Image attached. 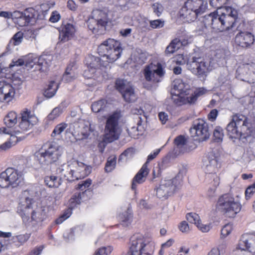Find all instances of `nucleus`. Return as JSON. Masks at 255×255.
Masks as SVG:
<instances>
[{
  "mask_svg": "<svg viewBox=\"0 0 255 255\" xmlns=\"http://www.w3.org/2000/svg\"><path fill=\"white\" fill-rule=\"evenodd\" d=\"M215 176V177L213 178V185L214 186L213 189H210L208 190V194L209 196H212L215 193L216 189L218 186H219L220 183V178L219 176H217L216 174H213Z\"/></svg>",
  "mask_w": 255,
  "mask_h": 255,
  "instance_id": "obj_46",
  "label": "nucleus"
},
{
  "mask_svg": "<svg viewBox=\"0 0 255 255\" xmlns=\"http://www.w3.org/2000/svg\"><path fill=\"white\" fill-rule=\"evenodd\" d=\"M94 15L87 21V26L93 34L102 35L106 31L107 26L110 24L112 20L109 17L108 11L97 9L94 11Z\"/></svg>",
  "mask_w": 255,
  "mask_h": 255,
  "instance_id": "obj_7",
  "label": "nucleus"
},
{
  "mask_svg": "<svg viewBox=\"0 0 255 255\" xmlns=\"http://www.w3.org/2000/svg\"><path fill=\"white\" fill-rule=\"evenodd\" d=\"M218 115V111L217 109L212 110L207 116L208 119L211 122H214Z\"/></svg>",
  "mask_w": 255,
  "mask_h": 255,
  "instance_id": "obj_61",
  "label": "nucleus"
},
{
  "mask_svg": "<svg viewBox=\"0 0 255 255\" xmlns=\"http://www.w3.org/2000/svg\"><path fill=\"white\" fill-rule=\"evenodd\" d=\"M128 250L135 255H153L154 246L141 235L135 234L130 238Z\"/></svg>",
  "mask_w": 255,
  "mask_h": 255,
  "instance_id": "obj_8",
  "label": "nucleus"
},
{
  "mask_svg": "<svg viewBox=\"0 0 255 255\" xmlns=\"http://www.w3.org/2000/svg\"><path fill=\"white\" fill-rule=\"evenodd\" d=\"M17 114L14 111L8 112L3 119V123L8 128L13 127L17 123Z\"/></svg>",
  "mask_w": 255,
  "mask_h": 255,
  "instance_id": "obj_30",
  "label": "nucleus"
},
{
  "mask_svg": "<svg viewBox=\"0 0 255 255\" xmlns=\"http://www.w3.org/2000/svg\"><path fill=\"white\" fill-rule=\"evenodd\" d=\"M72 209H71L70 208H69V209L65 210L63 214L61 216H60L58 218L56 219V224H60L68 218L72 214Z\"/></svg>",
  "mask_w": 255,
  "mask_h": 255,
  "instance_id": "obj_47",
  "label": "nucleus"
},
{
  "mask_svg": "<svg viewBox=\"0 0 255 255\" xmlns=\"http://www.w3.org/2000/svg\"><path fill=\"white\" fill-rule=\"evenodd\" d=\"M60 18V13L57 11L55 10L52 12L49 20L52 23H55L58 22Z\"/></svg>",
  "mask_w": 255,
  "mask_h": 255,
  "instance_id": "obj_58",
  "label": "nucleus"
},
{
  "mask_svg": "<svg viewBox=\"0 0 255 255\" xmlns=\"http://www.w3.org/2000/svg\"><path fill=\"white\" fill-rule=\"evenodd\" d=\"M8 79L0 75V102L8 103L13 99L15 95V90L7 81Z\"/></svg>",
  "mask_w": 255,
  "mask_h": 255,
  "instance_id": "obj_17",
  "label": "nucleus"
},
{
  "mask_svg": "<svg viewBox=\"0 0 255 255\" xmlns=\"http://www.w3.org/2000/svg\"><path fill=\"white\" fill-rule=\"evenodd\" d=\"M47 215L45 210L42 207H37L33 210L31 213V219L32 221L36 223H41L46 218Z\"/></svg>",
  "mask_w": 255,
  "mask_h": 255,
  "instance_id": "obj_27",
  "label": "nucleus"
},
{
  "mask_svg": "<svg viewBox=\"0 0 255 255\" xmlns=\"http://www.w3.org/2000/svg\"><path fill=\"white\" fill-rule=\"evenodd\" d=\"M37 14V11L32 7L27 8L23 11L24 17L27 21V24L35 22L36 19H37L36 17Z\"/></svg>",
  "mask_w": 255,
  "mask_h": 255,
  "instance_id": "obj_35",
  "label": "nucleus"
},
{
  "mask_svg": "<svg viewBox=\"0 0 255 255\" xmlns=\"http://www.w3.org/2000/svg\"><path fill=\"white\" fill-rule=\"evenodd\" d=\"M44 182L49 188H58L61 184V180L60 177L52 175L46 176Z\"/></svg>",
  "mask_w": 255,
  "mask_h": 255,
  "instance_id": "obj_33",
  "label": "nucleus"
},
{
  "mask_svg": "<svg viewBox=\"0 0 255 255\" xmlns=\"http://www.w3.org/2000/svg\"><path fill=\"white\" fill-rule=\"evenodd\" d=\"M62 154L61 147L54 142H47L34 154L35 160L41 167L56 163Z\"/></svg>",
  "mask_w": 255,
  "mask_h": 255,
  "instance_id": "obj_3",
  "label": "nucleus"
},
{
  "mask_svg": "<svg viewBox=\"0 0 255 255\" xmlns=\"http://www.w3.org/2000/svg\"><path fill=\"white\" fill-rule=\"evenodd\" d=\"M207 92V90L204 87L197 88L194 91L189 88L182 96L173 98V101L178 106L186 104H194L199 97L205 95Z\"/></svg>",
  "mask_w": 255,
  "mask_h": 255,
  "instance_id": "obj_12",
  "label": "nucleus"
},
{
  "mask_svg": "<svg viewBox=\"0 0 255 255\" xmlns=\"http://www.w3.org/2000/svg\"><path fill=\"white\" fill-rule=\"evenodd\" d=\"M117 157L116 156H111L108 157L106 162L105 170L106 172H110L113 170L116 165Z\"/></svg>",
  "mask_w": 255,
  "mask_h": 255,
  "instance_id": "obj_39",
  "label": "nucleus"
},
{
  "mask_svg": "<svg viewBox=\"0 0 255 255\" xmlns=\"http://www.w3.org/2000/svg\"><path fill=\"white\" fill-rule=\"evenodd\" d=\"M23 35L27 39H35L37 35V31L34 29H28L24 31Z\"/></svg>",
  "mask_w": 255,
  "mask_h": 255,
  "instance_id": "obj_54",
  "label": "nucleus"
},
{
  "mask_svg": "<svg viewBox=\"0 0 255 255\" xmlns=\"http://www.w3.org/2000/svg\"><path fill=\"white\" fill-rule=\"evenodd\" d=\"M88 190L83 192L75 193L69 201V206L71 209H73L78 205L80 204L83 201L87 200L88 199L87 196Z\"/></svg>",
  "mask_w": 255,
  "mask_h": 255,
  "instance_id": "obj_25",
  "label": "nucleus"
},
{
  "mask_svg": "<svg viewBox=\"0 0 255 255\" xmlns=\"http://www.w3.org/2000/svg\"><path fill=\"white\" fill-rule=\"evenodd\" d=\"M38 119L31 111L27 108L23 109L20 113L18 129L15 133L23 132L31 129L37 124Z\"/></svg>",
  "mask_w": 255,
  "mask_h": 255,
  "instance_id": "obj_15",
  "label": "nucleus"
},
{
  "mask_svg": "<svg viewBox=\"0 0 255 255\" xmlns=\"http://www.w3.org/2000/svg\"><path fill=\"white\" fill-rule=\"evenodd\" d=\"M186 218L190 223L196 225L201 221L199 216L195 213H187Z\"/></svg>",
  "mask_w": 255,
  "mask_h": 255,
  "instance_id": "obj_44",
  "label": "nucleus"
},
{
  "mask_svg": "<svg viewBox=\"0 0 255 255\" xmlns=\"http://www.w3.org/2000/svg\"><path fill=\"white\" fill-rule=\"evenodd\" d=\"M115 88L122 93L127 88L124 80L120 79H117L115 82Z\"/></svg>",
  "mask_w": 255,
  "mask_h": 255,
  "instance_id": "obj_51",
  "label": "nucleus"
},
{
  "mask_svg": "<svg viewBox=\"0 0 255 255\" xmlns=\"http://www.w3.org/2000/svg\"><path fill=\"white\" fill-rule=\"evenodd\" d=\"M227 0H210V3L213 7L219 9L221 8L222 5L225 3Z\"/></svg>",
  "mask_w": 255,
  "mask_h": 255,
  "instance_id": "obj_56",
  "label": "nucleus"
},
{
  "mask_svg": "<svg viewBox=\"0 0 255 255\" xmlns=\"http://www.w3.org/2000/svg\"><path fill=\"white\" fill-rule=\"evenodd\" d=\"M149 172V170L148 167H146V164H143L133 178L131 188L135 190L136 188V184H141L144 182L145 178L148 175Z\"/></svg>",
  "mask_w": 255,
  "mask_h": 255,
  "instance_id": "obj_24",
  "label": "nucleus"
},
{
  "mask_svg": "<svg viewBox=\"0 0 255 255\" xmlns=\"http://www.w3.org/2000/svg\"><path fill=\"white\" fill-rule=\"evenodd\" d=\"M30 237V234H25L16 236L15 238L14 242L17 246H21L26 242Z\"/></svg>",
  "mask_w": 255,
  "mask_h": 255,
  "instance_id": "obj_43",
  "label": "nucleus"
},
{
  "mask_svg": "<svg viewBox=\"0 0 255 255\" xmlns=\"http://www.w3.org/2000/svg\"><path fill=\"white\" fill-rule=\"evenodd\" d=\"M187 69L198 77L206 75L208 72V64L201 57H193L187 62Z\"/></svg>",
  "mask_w": 255,
  "mask_h": 255,
  "instance_id": "obj_16",
  "label": "nucleus"
},
{
  "mask_svg": "<svg viewBox=\"0 0 255 255\" xmlns=\"http://www.w3.org/2000/svg\"><path fill=\"white\" fill-rule=\"evenodd\" d=\"M203 22L205 27L210 26L213 29L218 31V11L205 15Z\"/></svg>",
  "mask_w": 255,
  "mask_h": 255,
  "instance_id": "obj_26",
  "label": "nucleus"
},
{
  "mask_svg": "<svg viewBox=\"0 0 255 255\" xmlns=\"http://www.w3.org/2000/svg\"><path fill=\"white\" fill-rule=\"evenodd\" d=\"M191 136L195 140L203 141L208 139L210 135L208 124L203 119L194 120L190 128Z\"/></svg>",
  "mask_w": 255,
  "mask_h": 255,
  "instance_id": "obj_13",
  "label": "nucleus"
},
{
  "mask_svg": "<svg viewBox=\"0 0 255 255\" xmlns=\"http://www.w3.org/2000/svg\"><path fill=\"white\" fill-rule=\"evenodd\" d=\"M32 200L29 197L25 198L23 202L19 203L17 207V213L23 220L28 219L30 210L32 208Z\"/></svg>",
  "mask_w": 255,
  "mask_h": 255,
  "instance_id": "obj_23",
  "label": "nucleus"
},
{
  "mask_svg": "<svg viewBox=\"0 0 255 255\" xmlns=\"http://www.w3.org/2000/svg\"><path fill=\"white\" fill-rule=\"evenodd\" d=\"M205 172L209 174H215L221 166L219 157L214 151L209 152L205 159Z\"/></svg>",
  "mask_w": 255,
  "mask_h": 255,
  "instance_id": "obj_18",
  "label": "nucleus"
},
{
  "mask_svg": "<svg viewBox=\"0 0 255 255\" xmlns=\"http://www.w3.org/2000/svg\"><path fill=\"white\" fill-rule=\"evenodd\" d=\"M252 238L248 234L243 235L239 242L237 250H240L241 252L248 250L250 248Z\"/></svg>",
  "mask_w": 255,
  "mask_h": 255,
  "instance_id": "obj_31",
  "label": "nucleus"
},
{
  "mask_svg": "<svg viewBox=\"0 0 255 255\" xmlns=\"http://www.w3.org/2000/svg\"><path fill=\"white\" fill-rule=\"evenodd\" d=\"M24 36L23 33L21 31L16 32L13 36L12 39L13 40V44L14 45L19 44L22 41V38Z\"/></svg>",
  "mask_w": 255,
  "mask_h": 255,
  "instance_id": "obj_55",
  "label": "nucleus"
},
{
  "mask_svg": "<svg viewBox=\"0 0 255 255\" xmlns=\"http://www.w3.org/2000/svg\"><path fill=\"white\" fill-rule=\"evenodd\" d=\"M224 136V129L220 126L215 128L213 131V140L217 142H222Z\"/></svg>",
  "mask_w": 255,
  "mask_h": 255,
  "instance_id": "obj_40",
  "label": "nucleus"
},
{
  "mask_svg": "<svg viewBox=\"0 0 255 255\" xmlns=\"http://www.w3.org/2000/svg\"><path fill=\"white\" fill-rule=\"evenodd\" d=\"M121 117V112L116 111L106 118L105 137L109 142H112L119 138L121 132L119 121Z\"/></svg>",
  "mask_w": 255,
  "mask_h": 255,
  "instance_id": "obj_9",
  "label": "nucleus"
},
{
  "mask_svg": "<svg viewBox=\"0 0 255 255\" xmlns=\"http://www.w3.org/2000/svg\"><path fill=\"white\" fill-rule=\"evenodd\" d=\"M59 172L70 181L83 179L91 173V168L77 160H71L64 163L58 168Z\"/></svg>",
  "mask_w": 255,
  "mask_h": 255,
  "instance_id": "obj_4",
  "label": "nucleus"
},
{
  "mask_svg": "<svg viewBox=\"0 0 255 255\" xmlns=\"http://www.w3.org/2000/svg\"><path fill=\"white\" fill-rule=\"evenodd\" d=\"M149 23L151 29L160 28L164 25V21L161 19L149 20Z\"/></svg>",
  "mask_w": 255,
  "mask_h": 255,
  "instance_id": "obj_45",
  "label": "nucleus"
},
{
  "mask_svg": "<svg viewBox=\"0 0 255 255\" xmlns=\"http://www.w3.org/2000/svg\"><path fill=\"white\" fill-rule=\"evenodd\" d=\"M160 151V149H157L155 151H154L153 153H151L149 155H148V156L147 157V160L145 162V163L144 164H146V167H148V164L149 162L151 160H152V159L155 158L156 157V156L159 154Z\"/></svg>",
  "mask_w": 255,
  "mask_h": 255,
  "instance_id": "obj_63",
  "label": "nucleus"
},
{
  "mask_svg": "<svg viewBox=\"0 0 255 255\" xmlns=\"http://www.w3.org/2000/svg\"><path fill=\"white\" fill-rule=\"evenodd\" d=\"M255 192V183L249 186L246 190L245 196L247 200L250 199Z\"/></svg>",
  "mask_w": 255,
  "mask_h": 255,
  "instance_id": "obj_52",
  "label": "nucleus"
},
{
  "mask_svg": "<svg viewBox=\"0 0 255 255\" xmlns=\"http://www.w3.org/2000/svg\"><path fill=\"white\" fill-rule=\"evenodd\" d=\"M58 30L59 40L61 42H65L72 39L74 37L76 32L74 25L69 23L62 25Z\"/></svg>",
  "mask_w": 255,
  "mask_h": 255,
  "instance_id": "obj_22",
  "label": "nucleus"
},
{
  "mask_svg": "<svg viewBox=\"0 0 255 255\" xmlns=\"http://www.w3.org/2000/svg\"><path fill=\"white\" fill-rule=\"evenodd\" d=\"M131 113L134 115H135V117H137L139 116H142L143 119L145 118V116L144 115V111L140 108H133L131 109Z\"/></svg>",
  "mask_w": 255,
  "mask_h": 255,
  "instance_id": "obj_64",
  "label": "nucleus"
},
{
  "mask_svg": "<svg viewBox=\"0 0 255 255\" xmlns=\"http://www.w3.org/2000/svg\"><path fill=\"white\" fill-rule=\"evenodd\" d=\"M67 127V124L62 123L57 125L54 128L51 133V136L55 137L56 136L60 135V134L66 129Z\"/></svg>",
  "mask_w": 255,
  "mask_h": 255,
  "instance_id": "obj_42",
  "label": "nucleus"
},
{
  "mask_svg": "<svg viewBox=\"0 0 255 255\" xmlns=\"http://www.w3.org/2000/svg\"><path fill=\"white\" fill-rule=\"evenodd\" d=\"M196 226L201 231L204 233L209 232L211 229L210 224L204 225L202 224L201 221L196 225Z\"/></svg>",
  "mask_w": 255,
  "mask_h": 255,
  "instance_id": "obj_62",
  "label": "nucleus"
},
{
  "mask_svg": "<svg viewBox=\"0 0 255 255\" xmlns=\"http://www.w3.org/2000/svg\"><path fill=\"white\" fill-rule=\"evenodd\" d=\"M113 250L112 246H108L107 247H103L99 249L96 252L95 255H109L111 253Z\"/></svg>",
  "mask_w": 255,
  "mask_h": 255,
  "instance_id": "obj_49",
  "label": "nucleus"
},
{
  "mask_svg": "<svg viewBox=\"0 0 255 255\" xmlns=\"http://www.w3.org/2000/svg\"><path fill=\"white\" fill-rule=\"evenodd\" d=\"M180 43L179 38H175L173 39L165 49V53L166 55L173 54L180 48Z\"/></svg>",
  "mask_w": 255,
  "mask_h": 255,
  "instance_id": "obj_36",
  "label": "nucleus"
},
{
  "mask_svg": "<svg viewBox=\"0 0 255 255\" xmlns=\"http://www.w3.org/2000/svg\"><path fill=\"white\" fill-rule=\"evenodd\" d=\"M58 88V86L55 81H50L44 91V96L49 98L52 97L56 94Z\"/></svg>",
  "mask_w": 255,
  "mask_h": 255,
  "instance_id": "obj_38",
  "label": "nucleus"
},
{
  "mask_svg": "<svg viewBox=\"0 0 255 255\" xmlns=\"http://www.w3.org/2000/svg\"><path fill=\"white\" fill-rule=\"evenodd\" d=\"M165 73L164 69L160 62L149 63L144 67L142 71L145 80L154 83L160 82Z\"/></svg>",
  "mask_w": 255,
  "mask_h": 255,
  "instance_id": "obj_14",
  "label": "nucleus"
},
{
  "mask_svg": "<svg viewBox=\"0 0 255 255\" xmlns=\"http://www.w3.org/2000/svg\"><path fill=\"white\" fill-rule=\"evenodd\" d=\"M99 55L105 60L94 56H90L85 59V64L87 69L83 73L86 79H98L102 73L105 71L110 63H113L121 56L123 49L120 41L112 38H109L103 41L98 46L97 49Z\"/></svg>",
  "mask_w": 255,
  "mask_h": 255,
  "instance_id": "obj_1",
  "label": "nucleus"
},
{
  "mask_svg": "<svg viewBox=\"0 0 255 255\" xmlns=\"http://www.w3.org/2000/svg\"><path fill=\"white\" fill-rule=\"evenodd\" d=\"M179 230L182 233H187L189 231L188 224L185 221H182L178 225Z\"/></svg>",
  "mask_w": 255,
  "mask_h": 255,
  "instance_id": "obj_60",
  "label": "nucleus"
},
{
  "mask_svg": "<svg viewBox=\"0 0 255 255\" xmlns=\"http://www.w3.org/2000/svg\"><path fill=\"white\" fill-rule=\"evenodd\" d=\"M233 230L232 225L230 224H226L221 231V235L222 237L225 238L229 235Z\"/></svg>",
  "mask_w": 255,
  "mask_h": 255,
  "instance_id": "obj_50",
  "label": "nucleus"
},
{
  "mask_svg": "<svg viewBox=\"0 0 255 255\" xmlns=\"http://www.w3.org/2000/svg\"><path fill=\"white\" fill-rule=\"evenodd\" d=\"M24 178L22 172L13 167H8L0 173V187L14 189L24 184Z\"/></svg>",
  "mask_w": 255,
  "mask_h": 255,
  "instance_id": "obj_6",
  "label": "nucleus"
},
{
  "mask_svg": "<svg viewBox=\"0 0 255 255\" xmlns=\"http://www.w3.org/2000/svg\"><path fill=\"white\" fill-rule=\"evenodd\" d=\"M92 183V181L91 179L88 178L86 180L82 181L79 183L76 187V189L77 190H80L81 191H85L88 190V193H90L91 191L88 189V188L91 185Z\"/></svg>",
  "mask_w": 255,
  "mask_h": 255,
  "instance_id": "obj_41",
  "label": "nucleus"
},
{
  "mask_svg": "<svg viewBox=\"0 0 255 255\" xmlns=\"http://www.w3.org/2000/svg\"><path fill=\"white\" fill-rule=\"evenodd\" d=\"M173 87L174 89L178 92L177 96H182L190 88L189 85L183 82L181 79H176L173 81Z\"/></svg>",
  "mask_w": 255,
  "mask_h": 255,
  "instance_id": "obj_29",
  "label": "nucleus"
},
{
  "mask_svg": "<svg viewBox=\"0 0 255 255\" xmlns=\"http://www.w3.org/2000/svg\"><path fill=\"white\" fill-rule=\"evenodd\" d=\"M73 128L72 134L77 140L86 139L91 132L90 125L86 124L83 121L75 122Z\"/></svg>",
  "mask_w": 255,
  "mask_h": 255,
  "instance_id": "obj_19",
  "label": "nucleus"
},
{
  "mask_svg": "<svg viewBox=\"0 0 255 255\" xmlns=\"http://www.w3.org/2000/svg\"><path fill=\"white\" fill-rule=\"evenodd\" d=\"M173 62L178 65H183L186 62L183 54H178L173 59Z\"/></svg>",
  "mask_w": 255,
  "mask_h": 255,
  "instance_id": "obj_53",
  "label": "nucleus"
},
{
  "mask_svg": "<svg viewBox=\"0 0 255 255\" xmlns=\"http://www.w3.org/2000/svg\"><path fill=\"white\" fill-rule=\"evenodd\" d=\"M176 180L175 179L167 180L160 184L156 189L157 197L160 199H167L170 194L176 189V186L173 184Z\"/></svg>",
  "mask_w": 255,
  "mask_h": 255,
  "instance_id": "obj_20",
  "label": "nucleus"
},
{
  "mask_svg": "<svg viewBox=\"0 0 255 255\" xmlns=\"http://www.w3.org/2000/svg\"><path fill=\"white\" fill-rule=\"evenodd\" d=\"M55 4L52 1H47L44 2L40 5V8L37 11V18L39 19H44L47 14L49 10L52 8Z\"/></svg>",
  "mask_w": 255,
  "mask_h": 255,
  "instance_id": "obj_28",
  "label": "nucleus"
},
{
  "mask_svg": "<svg viewBox=\"0 0 255 255\" xmlns=\"http://www.w3.org/2000/svg\"><path fill=\"white\" fill-rule=\"evenodd\" d=\"M231 117V121L226 127L230 138L247 140L254 136L255 133L254 120L239 113L235 114Z\"/></svg>",
  "mask_w": 255,
  "mask_h": 255,
  "instance_id": "obj_2",
  "label": "nucleus"
},
{
  "mask_svg": "<svg viewBox=\"0 0 255 255\" xmlns=\"http://www.w3.org/2000/svg\"><path fill=\"white\" fill-rule=\"evenodd\" d=\"M222 11L219 13L218 11V31L228 30L235 25L238 17L236 9L231 6H225Z\"/></svg>",
  "mask_w": 255,
  "mask_h": 255,
  "instance_id": "obj_11",
  "label": "nucleus"
},
{
  "mask_svg": "<svg viewBox=\"0 0 255 255\" xmlns=\"http://www.w3.org/2000/svg\"><path fill=\"white\" fill-rule=\"evenodd\" d=\"M131 217V214L128 212H125L119 215V218L123 224L127 222H128L130 218Z\"/></svg>",
  "mask_w": 255,
  "mask_h": 255,
  "instance_id": "obj_59",
  "label": "nucleus"
},
{
  "mask_svg": "<svg viewBox=\"0 0 255 255\" xmlns=\"http://www.w3.org/2000/svg\"><path fill=\"white\" fill-rule=\"evenodd\" d=\"M107 104V100L104 99L95 102L91 105L92 111L96 113L104 111L106 108Z\"/></svg>",
  "mask_w": 255,
  "mask_h": 255,
  "instance_id": "obj_37",
  "label": "nucleus"
},
{
  "mask_svg": "<svg viewBox=\"0 0 255 255\" xmlns=\"http://www.w3.org/2000/svg\"><path fill=\"white\" fill-rule=\"evenodd\" d=\"M254 41V35L250 32L240 31L235 37L236 45L243 48L250 47Z\"/></svg>",
  "mask_w": 255,
  "mask_h": 255,
  "instance_id": "obj_21",
  "label": "nucleus"
},
{
  "mask_svg": "<svg viewBox=\"0 0 255 255\" xmlns=\"http://www.w3.org/2000/svg\"><path fill=\"white\" fill-rule=\"evenodd\" d=\"M217 206L227 217L234 218L241 209V205L235 201L233 197L229 194H225L218 199Z\"/></svg>",
  "mask_w": 255,
  "mask_h": 255,
  "instance_id": "obj_10",
  "label": "nucleus"
},
{
  "mask_svg": "<svg viewBox=\"0 0 255 255\" xmlns=\"http://www.w3.org/2000/svg\"><path fill=\"white\" fill-rule=\"evenodd\" d=\"M121 94L125 101L128 103L134 102L137 98L134 89L130 86L127 87Z\"/></svg>",
  "mask_w": 255,
  "mask_h": 255,
  "instance_id": "obj_34",
  "label": "nucleus"
},
{
  "mask_svg": "<svg viewBox=\"0 0 255 255\" xmlns=\"http://www.w3.org/2000/svg\"><path fill=\"white\" fill-rule=\"evenodd\" d=\"M174 142L177 146H183L186 144V139L183 135H180L174 139Z\"/></svg>",
  "mask_w": 255,
  "mask_h": 255,
  "instance_id": "obj_57",
  "label": "nucleus"
},
{
  "mask_svg": "<svg viewBox=\"0 0 255 255\" xmlns=\"http://www.w3.org/2000/svg\"><path fill=\"white\" fill-rule=\"evenodd\" d=\"M207 2L204 0H187L180 10V15L187 21H194L207 8Z\"/></svg>",
  "mask_w": 255,
  "mask_h": 255,
  "instance_id": "obj_5",
  "label": "nucleus"
},
{
  "mask_svg": "<svg viewBox=\"0 0 255 255\" xmlns=\"http://www.w3.org/2000/svg\"><path fill=\"white\" fill-rule=\"evenodd\" d=\"M151 7L153 12L158 17H159L163 11L164 8L162 5L158 2L154 3Z\"/></svg>",
  "mask_w": 255,
  "mask_h": 255,
  "instance_id": "obj_48",
  "label": "nucleus"
},
{
  "mask_svg": "<svg viewBox=\"0 0 255 255\" xmlns=\"http://www.w3.org/2000/svg\"><path fill=\"white\" fill-rule=\"evenodd\" d=\"M74 63L69 64L63 75L62 80L66 82H70L74 80L76 77V74L73 70Z\"/></svg>",
  "mask_w": 255,
  "mask_h": 255,
  "instance_id": "obj_32",
  "label": "nucleus"
}]
</instances>
